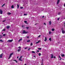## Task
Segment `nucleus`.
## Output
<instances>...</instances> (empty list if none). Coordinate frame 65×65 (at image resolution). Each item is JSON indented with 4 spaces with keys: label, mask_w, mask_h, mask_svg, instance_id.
Masks as SVG:
<instances>
[{
    "label": "nucleus",
    "mask_w": 65,
    "mask_h": 65,
    "mask_svg": "<svg viewBox=\"0 0 65 65\" xmlns=\"http://www.w3.org/2000/svg\"><path fill=\"white\" fill-rule=\"evenodd\" d=\"M28 32H26L25 30H23V33L24 34H27L28 33Z\"/></svg>",
    "instance_id": "f257e3e1"
},
{
    "label": "nucleus",
    "mask_w": 65,
    "mask_h": 65,
    "mask_svg": "<svg viewBox=\"0 0 65 65\" xmlns=\"http://www.w3.org/2000/svg\"><path fill=\"white\" fill-rule=\"evenodd\" d=\"M13 54V53H11L10 54L9 57L8 58V59H10V58L11 57V56H12V55Z\"/></svg>",
    "instance_id": "f03ea898"
},
{
    "label": "nucleus",
    "mask_w": 65,
    "mask_h": 65,
    "mask_svg": "<svg viewBox=\"0 0 65 65\" xmlns=\"http://www.w3.org/2000/svg\"><path fill=\"white\" fill-rule=\"evenodd\" d=\"M13 41V40H9L8 41V42H12Z\"/></svg>",
    "instance_id": "7ed1b4c3"
},
{
    "label": "nucleus",
    "mask_w": 65,
    "mask_h": 65,
    "mask_svg": "<svg viewBox=\"0 0 65 65\" xmlns=\"http://www.w3.org/2000/svg\"><path fill=\"white\" fill-rule=\"evenodd\" d=\"M2 56H3V54L2 53L0 55V58H2Z\"/></svg>",
    "instance_id": "20e7f679"
},
{
    "label": "nucleus",
    "mask_w": 65,
    "mask_h": 65,
    "mask_svg": "<svg viewBox=\"0 0 65 65\" xmlns=\"http://www.w3.org/2000/svg\"><path fill=\"white\" fill-rule=\"evenodd\" d=\"M62 33H63V34H64L65 33V30H62Z\"/></svg>",
    "instance_id": "39448f33"
},
{
    "label": "nucleus",
    "mask_w": 65,
    "mask_h": 65,
    "mask_svg": "<svg viewBox=\"0 0 65 65\" xmlns=\"http://www.w3.org/2000/svg\"><path fill=\"white\" fill-rule=\"evenodd\" d=\"M0 13L1 14H2V10H0Z\"/></svg>",
    "instance_id": "423d86ee"
},
{
    "label": "nucleus",
    "mask_w": 65,
    "mask_h": 65,
    "mask_svg": "<svg viewBox=\"0 0 65 65\" xmlns=\"http://www.w3.org/2000/svg\"><path fill=\"white\" fill-rule=\"evenodd\" d=\"M61 56L62 57H64V56H65V55H64V54H62L61 55Z\"/></svg>",
    "instance_id": "0eeeda50"
},
{
    "label": "nucleus",
    "mask_w": 65,
    "mask_h": 65,
    "mask_svg": "<svg viewBox=\"0 0 65 65\" xmlns=\"http://www.w3.org/2000/svg\"><path fill=\"white\" fill-rule=\"evenodd\" d=\"M45 40H44V41H46V40H47V38H46V37H45Z\"/></svg>",
    "instance_id": "6e6552de"
},
{
    "label": "nucleus",
    "mask_w": 65,
    "mask_h": 65,
    "mask_svg": "<svg viewBox=\"0 0 65 65\" xmlns=\"http://www.w3.org/2000/svg\"><path fill=\"white\" fill-rule=\"evenodd\" d=\"M59 2H60V0H58L57 3V4H59Z\"/></svg>",
    "instance_id": "1a4fd4ad"
},
{
    "label": "nucleus",
    "mask_w": 65,
    "mask_h": 65,
    "mask_svg": "<svg viewBox=\"0 0 65 65\" xmlns=\"http://www.w3.org/2000/svg\"><path fill=\"white\" fill-rule=\"evenodd\" d=\"M10 28V26H7V29H9Z\"/></svg>",
    "instance_id": "9d476101"
},
{
    "label": "nucleus",
    "mask_w": 65,
    "mask_h": 65,
    "mask_svg": "<svg viewBox=\"0 0 65 65\" xmlns=\"http://www.w3.org/2000/svg\"><path fill=\"white\" fill-rule=\"evenodd\" d=\"M49 24L50 25H51L52 24V22L51 21H49Z\"/></svg>",
    "instance_id": "9b49d317"
},
{
    "label": "nucleus",
    "mask_w": 65,
    "mask_h": 65,
    "mask_svg": "<svg viewBox=\"0 0 65 65\" xmlns=\"http://www.w3.org/2000/svg\"><path fill=\"white\" fill-rule=\"evenodd\" d=\"M51 55V58H54V57L53 56V54H52Z\"/></svg>",
    "instance_id": "f8f14e48"
},
{
    "label": "nucleus",
    "mask_w": 65,
    "mask_h": 65,
    "mask_svg": "<svg viewBox=\"0 0 65 65\" xmlns=\"http://www.w3.org/2000/svg\"><path fill=\"white\" fill-rule=\"evenodd\" d=\"M21 49H18V52H20L21 51Z\"/></svg>",
    "instance_id": "ddd939ff"
},
{
    "label": "nucleus",
    "mask_w": 65,
    "mask_h": 65,
    "mask_svg": "<svg viewBox=\"0 0 65 65\" xmlns=\"http://www.w3.org/2000/svg\"><path fill=\"white\" fill-rule=\"evenodd\" d=\"M8 14L9 15L10 14H11V13L10 12H9L8 13Z\"/></svg>",
    "instance_id": "4468645a"
},
{
    "label": "nucleus",
    "mask_w": 65,
    "mask_h": 65,
    "mask_svg": "<svg viewBox=\"0 0 65 65\" xmlns=\"http://www.w3.org/2000/svg\"><path fill=\"white\" fill-rule=\"evenodd\" d=\"M19 60L20 61H22V59H21V58H20L19 59Z\"/></svg>",
    "instance_id": "2eb2a0df"
},
{
    "label": "nucleus",
    "mask_w": 65,
    "mask_h": 65,
    "mask_svg": "<svg viewBox=\"0 0 65 65\" xmlns=\"http://www.w3.org/2000/svg\"><path fill=\"white\" fill-rule=\"evenodd\" d=\"M30 41V40H28L27 41V42H29Z\"/></svg>",
    "instance_id": "dca6fc26"
},
{
    "label": "nucleus",
    "mask_w": 65,
    "mask_h": 65,
    "mask_svg": "<svg viewBox=\"0 0 65 65\" xmlns=\"http://www.w3.org/2000/svg\"><path fill=\"white\" fill-rule=\"evenodd\" d=\"M5 5V4H3L2 6V7H3V6H4V5Z\"/></svg>",
    "instance_id": "f3484780"
},
{
    "label": "nucleus",
    "mask_w": 65,
    "mask_h": 65,
    "mask_svg": "<svg viewBox=\"0 0 65 65\" xmlns=\"http://www.w3.org/2000/svg\"><path fill=\"white\" fill-rule=\"evenodd\" d=\"M14 7L13 6V5L11 7V8H13Z\"/></svg>",
    "instance_id": "a211bd4d"
},
{
    "label": "nucleus",
    "mask_w": 65,
    "mask_h": 65,
    "mask_svg": "<svg viewBox=\"0 0 65 65\" xmlns=\"http://www.w3.org/2000/svg\"><path fill=\"white\" fill-rule=\"evenodd\" d=\"M32 45H33V43H31L30 44V45L31 46H32Z\"/></svg>",
    "instance_id": "6ab92c4d"
},
{
    "label": "nucleus",
    "mask_w": 65,
    "mask_h": 65,
    "mask_svg": "<svg viewBox=\"0 0 65 65\" xmlns=\"http://www.w3.org/2000/svg\"><path fill=\"white\" fill-rule=\"evenodd\" d=\"M22 40V39H20L19 41V42H20V41H21V40Z\"/></svg>",
    "instance_id": "aec40b11"
},
{
    "label": "nucleus",
    "mask_w": 65,
    "mask_h": 65,
    "mask_svg": "<svg viewBox=\"0 0 65 65\" xmlns=\"http://www.w3.org/2000/svg\"><path fill=\"white\" fill-rule=\"evenodd\" d=\"M13 61H15L16 62V63H18V61H17L16 60H14Z\"/></svg>",
    "instance_id": "412c9836"
},
{
    "label": "nucleus",
    "mask_w": 65,
    "mask_h": 65,
    "mask_svg": "<svg viewBox=\"0 0 65 65\" xmlns=\"http://www.w3.org/2000/svg\"><path fill=\"white\" fill-rule=\"evenodd\" d=\"M54 30H55V29H54L53 28L52 29V31H54Z\"/></svg>",
    "instance_id": "4be33fe9"
},
{
    "label": "nucleus",
    "mask_w": 65,
    "mask_h": 65,
    "mask_svg": "<svg viewBox=\"0 0 65 65\" xmlns=\"http://www.w3.org/2000/svg\"><path fill=\"white\" fill-rule=\"evenodd\" d=\"M60 14H61V12H59L58 13V15H60Z\"/></svg>",
    "instance_id": "5701e85b"
},
{
    "label": "nucleus",
    "mask_w": 65,
    "mask_h": 65,
    "mask_svg": "<svg viewBox=\"0 0 65 65\" xmlns=\"http://www.w3.org/2000/svg\"><path fill=\"white\" fill-rule=\"evenodd\" d=\"M39 56H41V54L40 53H39Z\"/></svg>",
    "instance_id": "b1692460"
},
{
    "label": "nucleus",
    "mask_w": 65,
    "mask_h": 65,
    "mask_svg": "<svg viewBox=\"0 0 65 65\" xmlns=\"http://www.w3.org/2000/svg\"><path fill=\"white\" fill-rule=\"evenodd\" d=\"M39 42H40V41H38V42H37L36 43L37 44V43H39Z\"/></svg>",
    "instance_id": "393cba45"
},
{
    "label": "nucleus",
    "mask_w": 65,
    "mask_h": 65,
    "mask_svg": "<svg viewBox=\"0 0 65 65\" xmlns=\"http://www.w3.org/2000/svg\"><path fill=\"white\" fill-rule=\"evenodd\" d=\"M32 53H34L35 54V52H34V51H32Z\"/></svg>",
    "instance_id": "a878e982"
},
{
    "label": "nucleus",
    "mask_w": 65,
    "mask_h": 65,
    "mask_svg": "<svg viewBox=\"0 0 65 65\" xmlns=\"http://www.w3.org/2000/svg\"><path fill=\"white\" fill-rule=\"evenodd\" d=\"M38 49L39 50H41V48H38Z\"/></svg>",
    "instance_id": "bb28decb"
},
{
    "label": "nucleus",
    "mask_w": 65,
    "mask_h": 65,
    "mask_svg": "<svg viewBox=\"0 0 65 65\" xmlns=\"http://www.w3.org/2000/svg\"><path fill=\"white\" fill-rule=\"evenodd\" d=\"M51 33H52V32L51 31H49V34H51Z\"/></svg>",
    "instance_id": "cd10ccee"
},
{
    "label": "nucleus",
    "mask_w": 65,
    "mask_h": 65,
    "mask_svg": "<svg viewBox=\"0 0 65 65\" xmlns=\"http://www.w3.org/2000/svg\"><path fill=\"white\" fill-rule=\"evenodd\" d=\"M17 7L18 8H19V5H17Z\"/></svg>",
    "instance_id": "c85d7f7f"
},
{
    "label": "nucleus",
    "mask_w": 65,
    "mask_h": 65,
    "mask_svg": "<svg viewBox=\"0 0 65 65\" xmlns=\"http://www.w3.org/2000/svg\"><path fill=\"white\" fill-rule=\"evenodd\" d=\"M0 41L1 42H3V41L2 40H0Z\"/></svg>",
    "instance_id": "c756f323"
},
{
    "label": "nucleus",
    "mask_w": 65,
    "mask_h": 65,
    "mask_svg": "<svg viewBox=\"0 0 65 65\" xmlns=\"http://www.w3.org/2000/svg\"><path fill=\"white\" fill-rule=\"evenodd\" d=\"M2 31H5V29H4Z\"/></svg>",
    "instance_id": "7c9ffc66"
},
{
    "label": "nucleus",
    "mask_w": 65,
    "mask_h": 65,
    "mask_svg": "<svg viewBox=\"0 0 65 65\" xmlns=\"http://www.w3.org/2000/svg\"><path fill=\"white\" fill-rule=\"evenodd\" d=\"M5 35H6V34H3V36H5Z\"/></svg>",
    "instance_id": "2f4dec72"
},
{
    "label": "nucleus",
    "mask_w": 65,
    "mask_h": 65,
    "mask_svg": "<svg viewBox=\"0 0 65 65\" xmlns=\"http://www.w3.org/2000/svg\"><path fill=\"white\" fill-rule=\"evenodd\" d=\"M49 40H50L51 41V38H49Z\"/></svg>",
    "instance_id": "473e14b6"
},
{
    "label": "nucleus",
    "mask_w": 65,
    "mask_h": 65,
    "mask_svg": "<svg viewBox=\"0 0 65 65\" xmlns=\"http://www.w3.org/2000/svg\"><path fill=\"white\" fill-rule=\"evenodd\" d=\"M27 15V14H24V15Z\"/></svg>",
    "instance_id": "72a5a7b5"
},
{
    "label": "nucleus",
    "mask_w": 65,
    "mask_h": 65,
    "mask_svg": "<svg viewBox=\"0 0 65 65\" xmlns=\"http://www.w3.org/2000/svg\"><path fill=\"white\" fill-rule=\"evenodd\" d=\"M19 48H21V47L20 46L19 47H18Z\"/></svg>",
    "instance_id": "f704fd0d"
},
{
    "label": "nucleus",
    "mask_w": 65,
    "mask_h": 65,
    "mask_svg": "<svg viewBox=\"0 0 65 65\" xmlns=\"http://www.w3.org/2000/svg\"><path fill=\"white\" fill-rule=\"evenodd\" d=\"M26 28L27 29H29V27H26Z\"/></svg>",
    "instance_id": "c9c22d12"
},
{
    "label": "nucleus",
    "mask_w": 65,
    "mask_h": 65,
    "mask_svg": "<svg viewBox=\"0 0 65 65\" xmlns=\"http://www.w3.org/2000/svg\"><path fill=\"white\" fill-rule=\"evenodd\" d=\"M59 19H60V18H58V19H57V20L58 21H59Z\"/></svg>",
    "instance_id": "e433bc0d"
},
{
    "label": "nucleus",
    "mask_w": 65,
    "mask_h": 65,
    "mask_svg": "<svg viewBox=\"0 0 65 65\" xmlns=\"http://www.w3.org/2000/svg\"><path fill=\"white\" fill-rule=\"evenodd\" d=\"M24 23H27V21H24Z\"/></svg>",
    "instance_id": "4c0bfd02"
},
{
    "label": "nucleus",
    "mask_w": 65,
    "mask_h": 65,
    "mask_svg": "<svg viewBox=\"0 0 65 65\" xmlns=\"http://www.w3.org/2000/svg\"><path fill=\"white\" fill-rule=\"evenodd\" d=\"M40 36H41V35H40L39 36H38V37H40Z\"/></svg>",
    "instance_id": "58836bf2"
},
{
    "label": "nucleus",
    "mask_w": 65,
    "mask_h": 65,
    "mask_svg": "<svg viewBox=\"0 0 65 65\" xmlns=\"http://www.w3.org/2000/svg\"><path fill=\"white\" fill-rule=\"evenodd\" d=\"M20 8L21 9H23V7H20Z\"/></svg>",
    "instance_id": "ea45409f"
},
{
    "label": "nucleus",
    "mask_w": 65,
    "mask_h": 65,
    "mask_svg": "<svg viewBox=\"0 0 65 65\" xmlns=\"http://www.w3.org/2000/svg\"><path fill=\"white\" fill-rule=\"evenodd\" d=\"M3 22H5V20H3Z\"/></svg>",
    "instance_id": "a19ab883"
},
{
    "label": "nucleus",
    "mask_w": 65,
    "mask_h": 65,
    "mask_svg": "<svg viewBox=\"0 0 65 65\" xmlns=\"http://www.w3.org/2000/svg\"><path fill=\"white\" fill-rule=\"evenodd\" d=\"M60 58V60H62V59L61 58V57Z\"/></svg>",
    "instance_id": "79ce46f5"
},
{
    "label": "nucleus",
    "mask_w": 65,
    "mask_h": 65,
    "mask_svg": "<svg viewBox=\"0 0 65 65\" xmlns=\"http://www.w3.org/2000/svg\"><path fill=\"white\" fill-rule=\"evenodd\" d=\"M27 47H26L25 48V50H26V49H27Z\"/></svg>",
    "instance_id": "37998d69"
},
{
    "label": "nucleus",
    "mask_w": 65,
    "mask_h": 65,
    "mask_svg": "<svg viewBox=\"0 0 65 65\" xmlns=\"http://www.w3.org/2000/svg\"><path fill=\"white\" fill-rule=\"evenodd\" d=\"M59 58H61V57H60V56H59Z\"/></svg>",
    "instance_id": "c03bdc74"
},
{
    "label": "nucleus",
    "mask_w": 65,
    "mask_h": 65,
    "mask_svg": "<svg viewBox=\"0 0 65 65\" xmlns=\"http://www.w3.org/2000/svg\"><path fill=\"white\" fill-rule=\"evenodd\" d=\"M22 58V56H21L20 57V58Z\"/></svg>",
    "instance_id": "a18cd8bd"
},
{
    "label": "nucleus",
    "mask_w": 65,
    "mask_h": 65,
    "mask_svg": "<svg viewBox=\"0 0 65 65\" xmlns=\"http://www.w3.org/2000/svg\"><path fill=\"white\" fill-rule=\"evenodd\" d=\"M22 27H24V25H23L22 26Z\"/></svg>",
    "instance_id": "49530a36"
},
{
    "label": "nucleus",
    "mask_w": 65,
    "mask_h": 65,
    "mask_svg": "<svg viewBox=\"0 0 65 65\" xmlns=\"http://www.w3.org/2000/svg\"><path fill=\"white\" fill-rule=\"evenodd\" d=\"M30 50V48H29L28 49V51H29V50Z\"/></svg>",
    "instance_id": "de8ad7c7"
},
{
    "label": "nucleus",
    "mask_w": 65,
    "mask_h": 65,
    "mask_svg": "<svg viewBox=\"0 0 65 65\" xmlns=\"http://www.w3.org/2000/svg\"><path fill=\"white\" fill-rule=\"evenodd\" d=\"M37 52H39V50H37Z\"/></svg>",
    "instance_id": "09e8293b"
},
{
    "label": "nucleus",
    "mask_w": 65,
    "mask_h": 65,
    "mask_svg": "<svg viewBox=\"0 0 65 65\" xmlns=\"http://www.w3.org/2000/svg\"><path fill=\"white\" fill-rule=\"evenodd\" d=\"M29 37H27V38H29Z\"/></svg>",
    "instance_id": "8fccbe9b"
},
{
    "label": "nucleus",
    "mask_w": 65,
    "mask_h": 65,
    "mask_svg": "<svg viewBox=\"0 0 65 65\" xmlns=\"http://www.w3.org/2000/svg\"><path fill=\"white\" fill-rule=\"evenodd\" d=\"M44 25H45V23H44Z\"/></svg>",
    "instance_id": "3c124183"
},
{
    "label": "nucleus",
    "mask_w": 65,
    "mask_h": 65,
    "mask_svg": "<svg viewBox=\"0 0 65 65\" xmlns=\"http://www.w3.org/2000/svg\"><path fill=\"white\" fill-rule=\"evenodd\" d=\"M38 24V23H36V24H35V25H37V24Z\"/></svg>",
    "instance_id": "603ef678"
},
{
    "label": "nucleus",
    "mask_w": 65,
    "mask_h": 65,
    "mask_svg": "<svg viewBox=\"0 0 65 65\" xmlns=\"http://www.w3.org/2000/svg\"><path fill=\"white\" fill-rule=\"evenodd\" d=\"M54 58H56V57L55 56H54Z\"/></svg>",
    "instance_id": "864d4df0"
},
{
    "label": "nucleus",
    "mask_w": 65,
    "mask_h": 65,
    "mask_svg": "<svg viewBox=\"0 0 65 65\" xmlns=\"http://www.w3.org/2000/svg\"><path fill=\"white\" fill-rule=\"evenodd\" d=\"M44 16L42 17V18H44Z\"/></svg>",
    "instance_id": "5fc2aeb1"
},
{
    "label": "nucleus",
    "mask_w": 65,
    "mask_h": 65,
    "mask_svg": "<svg viewBox=\"0 0 65 65\" xmlns=\"http://www.w3.org/2000/svg\"><path fill=\"white\" fill-rule=\"evenodd\" d=\"M17 58L18 59V58H19V57H18V56L17 57Z\"/></svg>",
    "instance_id": "6e6d98bb"
},
{
    "label": "nucleus",
    "mask_w": 65,
    "mask_h": 65,
    "mask_svg": "<svg viewBox=\"0 0 65 65\" xmlns=\"http://www.w3.org/2000/svg\"><path fill=\"white\" fill-rule=\"evenodd\" d=\"M0 36H1L2 37V36H1L0 35Z\"/></svg>",
    "instance_id": "4d7b16f0"
},
{
    "label": "nucleus",
    "mask_w": 65,
    "mask_h": 65,
    "mask_svg": "<svg viewBox=\"0 0 65 65\" xmlns=\"http://www.w3.org/2000/svg\"><path fill=\"white\" fill-rule=\"evenodd\" d=\"M64 25H65V22H64Z\"/></svg>",
    "instance_id": "13d9d810"
},
{
    "label": "nucleus",
    "mask_w": 65,
    "mask_h": 65,
    "mask_svg": "<svg viewBox=\"0 0 65 65\" xmlns=\"http://www.w3.org/2000/svg\"><path fill=\"white\" fill-rule=\"evenodd\" d=\"M1 38V37H0V38Z\"/></svg>",
    "instance_id": "bf43d9fd"
},
{
    "label": "nucleus",
    "mask_w": 65,
    "mask_h": 65,
    "mask_svg": "<svg viewBox=\"0 0 65 65\" xmlns=\"http://www.w3.org/2000/svg\"><path fill=\"white\" fill-rule=\"evenodd\" d=\"M35 56H34V57H35Z\"/></svg>",
    "instance_id": "052dcab7"
},
{
    "label": "nucleus",
    "mask_w": 65,
    "mask_h": 65,
    "mask_svg": "<svg viewBox=\"0 0 65 65\" xmlns=\"http://www.w3.org/2000/svg\"><path fill=\"white\" fill-rule=\"evenodd\" d=\"M64 26H65V25H64Z\"/></svg>",
    "instance_id": "680f3d73"
}]
</instances>
